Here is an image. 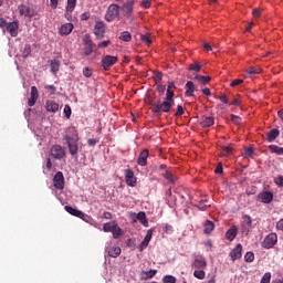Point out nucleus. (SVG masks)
Here are the masks:
<instances>
[{"mask_svg": "<svg viewBox=\"0 0 283 283\" xmlns=\"http://www.w3.org/2000/svg\"><path fill=\"white\" fill-rule=\"evenodd\" d=\"M157 85V92H159V94H165V92L167 91V87L163 84H156Z\"/></svg>", "mask_w": 283, "mask_h": 283, "instance_id": "nucleus-55", "label": "nucleus"}, {"mask_svg": "<svg viewBox=\"0 0 283 283\" xmlns=\"http://www.w3.org/2000/svg\"><path fill=\"white\" fill-rule=\"evenodd\" d=\"M252 224H253V220L251 219V216L249 214L243 216L242 222H241V233L249 235V231H251Z\"/></svg>", "mask_w": 283, "mask_h": 283, "instance_id": "nucleus-8", "label": "nucleus"}, {"mask_svg": "<svg viewBox=\"0 0 283 283\" xmlns=\"http://www.w3.org/2000/svg\"><path fill=\"white\" fill-rule=\"evenodd\" d=\"M182 114H185V108H182V105H178L175 116H182Z\"/></svg>", "mask_w": 283, "mask_h": 283, "instance_id": "nucleus-58", "label": "nucleus"}, {"mask_svg": "<svg viewBox=\"0 0 283 283\" xmlns=\"http://www.w3.org/2000/svg\"><path fill=\"white\" fill-rule=\"evenodd\" d=\"M153 78H154L156 85L160 84V81H163V73H160V72L154 73Z\"/></svg>", "mask_w": 283, "mask_h": 283, "instance_id": "nucleus-45", "label": "nucleus"}, {"mask_svg": "<svg viewBox=\"0 0 283 283\" xmlns=\"http://www.w3.org/2000/svg\"><path fill=\"white\" fill-rule=\"evenodd\" d=\"M277 244V234L272 232L268 234L261 243L263 249H273Z\"/></svg>", "mask_w": 283, "mask_h": 283, "instance_id": "nucleus-4", "label": "nucleus"}, {"mask_svg": "<svg viewBox=\"0 0 283 283\" xmlns=\"http://www.w3.org/2000/svg\"><path fill=\"white\" fill-rule=\"evenodd\" d=\"M192 266L193 269H207V260L205 259V256H199L196 258L192 262Z\"/></svg>", "mask_w": 283, "mask_h": 283, "instance_id": "nucleus-20", "label": "nucleus"}, {"mask_svg": "<svg viewBox=\"0 0 283 283\" xmlns=\"http://www.w3.org/2000/svg\"><path fill=\"white\" fill-rule=\"evenodd\" d=\"M214 174H223L222 163H220V164L216 167Z\"/></svg>", "mask_w": 283, "mask_h": 283, "instance_id": "nucleus-61", "label": "nucleus"}, {"mask_svg": "<svg viewBox=\"0 0 283 283\" xmlns=\"http://www.w3.org/2000/svg\"><path fill=\"white\" fill-rule=\"evenodd\" d=\"M153 235H154V230H151V229L148 230V231H147V234H146L145 238H144V241L148 242V244H149V242H151Z\"/></svg>", "mask_w": 283, "mask_h": 283, "instance_id": "nucleus-50", "label": "nucleus"}, {"mask_svg": "<svg viewBox=\"0 0 283 283\" xmlns=\"http://www.w3.org/2000/svg\"><path fill=\"white\" fill-rule=\"evenodd\" d=\"M122 10L124 12V17H132V14H134V0H128L126 3H124Z\"/></svg>", "mask_w": 283, "mask_h": 283, "instance_id": "nucleus-15", "label": "nucleus"}, {"mask_svg": "<svg viewBox=\"0 0 283 283\" xmlns=\"http://www.w3.org/2000/svg\"><path fill=\"white\" fill-rule=\"evenodd\" d=\"M238 235V229L235 227L230 228L227 232H226V239L230 240V242H232V240H235V237Z\"/></svg>", "mask_w": 283, "mask_h": 283, "instance_id": "nucleus-28", "label": "nucleus"}, {"mask_svg": "<svg viewBox=\"0 0 283 283\" xmlns=\"http://www.w3.org/2000/svg\"><path fill=\"white\" fill-rule=\"evenodd\" d=\"M112 234L115 240H118L123 235V229L118 227V223L113 228Z\"/></svg>", "mask_w": 283, "mask_h": 283, "instance_id": "nucleus-36", "label": "nucleus"}, {"mask_svg": "<svg viewBox=\"0 0 283 283\" xmlns=\"http://www.w3.org/2000/svg\"><path fill=\"white\" fill-rule=\"evenodd\" d=\"M260 283H271V272H266V273L262 276Z\"/></svg>", "mask_w": 283, "mask_h": 283, "instance_id": "nucleus-48", "label": "nucleus"}, {"mask_svg": "<svg viewBox=\"0 0 283 283\" xmlns=\"http://www.w3.org/2000/svg\"><path fill=\"white\" fill-rule=\"evenodd\" d=\"M51 156L55 158V160H62V158H65V149H63L61 145H53L51 147Z\"/></svg>", "mask_w": 283, "mask_h": 283, "instance_id": "nucleus-9", "label": "nucleus"}, {"mask_svg": "<svg viewBox=\"0 0 283 283\" xmlns=\"http://www.w3.org/2000/svg\"><path fill=\"white\" fill-rule=\"evenodd\" d=\"M18 10H19V14H21V17H29V18L34 17V11L25 4H20L18 7Z\"/></svg>", "mask_w": 283, "mask_h": 283, "instance_id": "nucleus-19", "label": "nucleus"}, {"mask_svg": "<svg viewBox=\"0 0 283 283\" xmlns=\"http://www.w3.org/2000/svg\"><path fill=\"white\" fill-rule=\"evenodd\" d=\"M276 229L279 231H283V219H281L280 221L276 222Z\"/></svg>", "mask_w": 283, "mask_h": 283, "instance_id": "nucleus-64", "label": "nucleus"}, {"mask_svg": "<svg viewBox=\"0 0 283 283\" xmlns=\"http://www.w3.org/2000/svg\"><path fill=\"white\" fill-rule=\"evenodd\" d=\"M93 74H94V71L91 67H85L83 70V76H85V78H90Z\"/></svg>", "mask_w": 283, "mask_h": 283, "instance_id": "nucleus-47", "label": "nucleus"}, {"mask_svg": "<svg viewBox=\"0 0 283 283\" xmlns=\"http://www.w3.org/2000/svg\"><path fill=\"white\" fill-rule=\"evenodd\" d=\"M213 229H216V224H213L212 221L207 220V221L205 222L203 233H206L207 235H209V233H211V231H213Z\"/></svg>", "mask_w": 283, "mask_h": 283, "instance_id": "nucleus-33", "label": "nucleus"}, {"mask_svg": "<svg viewBox=\"0 0 283 283\" xmlns=\"http://www.w3.org/2000/svg\"><path fill=\"white\" fill-rule=\"evenodd\" d=\"M261 72H262V69H260V66H252L248 70V74H250L251 76L255 74H260Z\"/></svg>", "mask_w": 283, "mask_h": 283, "instance_id": "nucleus-44", "label": "nucleus"}, {"mask_svg": "<svg viewBox=\"0 0 283 283\" xmlns=\"http://www.w3.org/2000/svg\"><path fill=\"white\" fill-rule=\"evenodd\" d=\"M136 218L143 227H149V220H147V214L144 211L138 212Z\"/></svg>", "mask_w": 283, "mask_h": 283, "instance_id": "nucleus-27", "label": "nucleus"}, {"mask_svg": "<svg viewBox=\"0 0 283 283\" xmlns=\"http://www.w3.org/2000/svg\"><path fill=\"white\" fill-rule=\"evenodd\" d=\"M118 14H120V7L118 4H111L106 11L105 14V21H107L108 23H112V21H114Z\"/></svg>", "mask_w": 283, "mask_h": 283, "instance_id": "nucleus-3", "label": "nucleus"}, {"mask_svg": "<svg viewBox=\"0 0 283 283\" xmlns=\"http://www.w3.org/2000/svg\"><path fill=\"white\" fill-rule=\"evenodd\" d=\"M164 283H176V277L174 275H166L163 279Z\"/></svg>", "mask_w": 283, "mask_h": 283, "instance_id": "nucleus-49", "label": "nucleus"}, {"mask_svg": "<svg viewBox=\"0 0 283 283\" xmlns=\"http://www.w3.org/2000/svg\"><path fill=\"white\" fill-rule=\"evenodd\" d=\"M107 253L109 258H118V255L122 253L120 247L108 248Z\"/></svg>", "mask_w": 283, "mask_h": 283, "instance_id": "nucleus-29", "label": "nucleus"}, {"mask_svg": "<svg viewBox=\"0 0 283 283\" xmlns=\"http://www.w3.org/2000/svg\"><path fill=\"white\" fill-rule=\"evenodd\" d=\"M147 158H149V150L148 149H144L140 154L139 157L137 159V164L140 167H145L147 166Z\"/></svg>", "mask_w": 283, "mask_h": 283, "instance_id": "nucleus-21", "label": "nucleus"}, {"mask_svg": "<svg viewBox=\"0 0 283 283\" xmlns=\"http://www.w3.org/2000/svg\"><path fill=\"white\" fill-rule=\"evenodd\" d=\"M193 276L197 277V280H205V277H207V273L205 270H196L193 272Z\"/></svg>", "mask_w": 283, "mask_h": 283, "instance_id": "nucleus-38", "label": "nucleus"}, {"mask_svg": "<svg viewBox=\"0 0 283 283\" xmlns=\"http://www.w3.org/2000/svg\"><path fill=\"white\" fill-rule=\"evenodd\" d=\"M72 30H74V24L64 23L60 27L59 33L61 34V36H67L72 34Z\"/></svg>", "mask_w": 283, "mask_h": 283, "instance_id": "nucleus-18", "label": "nucleus"}, {"mask_svg": "<svg viewBox=\"0 0 283 283\" xmlns=\"http://www.w3.org/2000/svg\"><path fill=\"white\" fill-rule=\"evenodd\" d=\"M32 53V48L30 46V44H27L23 50H22V56L23 59H28V56H30V54Z\"/></svg>", "mask_w": 283, "mask_h": 283, "instance_id": "nucleus-41", "label": "nucleus"}, {"mask_svg": "<svg viewBox=\"0 0 283 283\" xmlns=\"http://www.w3.org/2000/svg\"><path fill=\"white\" fill-rule=\"evenodd\" d=\"M259 200L263 202V205H271L273 202V192L271 191H263L259 193Z\"/></svg>", "mask_w": 283, "mask_h": 283, "instance_id": "nucleus-16", "label": "nucleus"}, {"mask_svg": "<svg viewBox=\"0 0 283 283\" xmlns=\"http://www.w3.org/2000/svg\"><path fill=\"white\" fill-rule=\"evenodd\" d=\"M90 17H91L90 12H84L81 14V21H87Z\"/></svg>", "mask_w": 283, "mask_h": 283, "instance_id": "nucleus-62", "label": "nucleus"}, {"mask_svg": "<svg viewBox=\"0 0 283 283\" xmlns=\"http://www.w3.org/2000/svg\"><path fill=\"white\" fill-rule=\"evenodd\" d=\"M45 90H50L51 95L56 94V86H54V85H46Z\"/></svg>", "mask_w": 283, "mask_h": 283, "instance_id": "nucleus-59", "label": "nucleus"}, {"mask_svg": "<svg viewBox=\"0 0 283 283\" xmlns=\"http://www.w3.org/2000/svg\"><path fill=\"white\" fill-rule=\"evenodd\" d=\"M245 262H253L255 260V254L253 252H247L244 255Z\"/></svg>", "mask_w": 283, "mask_h": 283, "instance_id": "nucleus-46", "label": "nucleus"}, {"mask_svg": "<svg viewBox=\"0 0 283 283\" xmlns=\"http://www.w3.org/2000/svg\"><path fill=\"white\" fill-rule=\"evenodd\" d=\"M36 101H39V88H36V86H32L31 96L28 101L29 107H34V105H36Z\"/></svg>", "mask_w": 283, "mask_h": 283, "instance_id": "nucleus-14", "label": "nucleus"}, {"mask_svg": "<svg viewBox=\"0 0 283 283\" xmlns=\"http://www.w3.org/2000/svg\"><path fill=\"white\" fill-rule=\"evenodd\" d=\"M53 187L57 189V191H63L65 189V176L63 172L57 171L53 177Z\"/></svg>", "mask_w": 283, "mask_h": 283, "instance_id": "nucleus-5", "label": "nucleus"}, {"mask_svg": "<svg viewBox=\"0 0 283 283\" xmlns=\"http://www.w3.org/2000/svg\"><path fill=\"white\" fill-rule=\"evenodd\" d=\"M149 247V243L145 240H143L138 247L139 251H145Z\"/></svg>", "mask_w": 283, "mask_h": 283, "instance_id": "nucleus-54", "label": "nucleus"}, {"mask_svg": "<svg viewBox=\"0 0 283 283\" xmlns=\"http://www.w3.org/2000/svg\"><path fill=\"white\" fill-rule=\"evenodd\" d=\"M244 156L249 158V156H253V147H247L244 149Z\"/></svg>", "mask_w": 283, "mask_h": 283, "instance_id": "nucleus-56", "label": "nucleus"}, {"mask_svg": "<svg viewBox=\"0 0 283 283\" xmlns=\"http://www.w3.org/2000/svg\"><path fill=\"white\" fill-rule=\"evenodd\" d=\"M116 221H109L103 224V231L105 233H112V231L114 230V228L116 227Z\"/></svg>", "mask_w": 283, "mask_h": 283, "instance_id": "nucleus-30", "label": "nucleus"}, {"mask_svg": "<svg viewBox=\"0 0 283 283\" xmlns=\"http://www.w3.org/2000/svg\"><path fill=\"white\" fill-rule=\"evenodd\" d=\"M96 143H98V142H97L96 139H94V138H90V139L87 140V145H88L90 147H95Z\"/></svg>", "mask_w": 283, "mask_h": 283, "instance_id": "nucleus-63", "label": "nucleus"}, {"mask_svg": "<svg viewBox=\"0 0 283 283\" xmlns=\"http://www.w3.org/2000/svg\"><path fill=\"white\" fill-rule=\"evenodd\" d=\"M63 140H65L69 151L71 156H76L78 154V130L76 127L71 126L66 128V132L63 136Z\"/></svg>", "mask_w": 283, "mask_h": 283, "instance_id": "nucleus-2", "label": "nucleus"}, {"mask_svg": "<svg viewBox=\"0 0 283 283\" xmlns=\"http://www.w3.org/2000/svg\"><path fill=\"white\" fill-rule=\"evenodd\" d=\"M45 109L46 112H52V114H56V112L59 111V103L52 99H48L45 102Z\"/></svg>", "mask_w": 283, "mask_h": 283, "instance_id": "nucleus-22", "label": "nucleus"}, {"mask_svg": "<svg viewBox=\"0 0 283 283\" xmlns=\"http://www.w3.org/2000/svg\"><path fill=\"white\" fill-rule=\"evenodd\" d=\"M64 114L66 118H70L72 116V107H70V105L64 106Z\"/></svg>", "mask_w": 283, "mask_h": 283, "instance_id": "nucleus-51", "label": "nucleus"}, {"mask_svg": "<svg viewBox=\"0 0 283 283\" xmlns=\"http://www.w3.org/2000/svg\"><path fill=\"white\" fill-rule=\"evenodd\" d=\"M175 88H176V84L174 82H169L167 91H166V96H165L163 103L155 102L153 104V106H151L153 114H160V112H164V113L171 112V106L175 105V103H176L174 101V96H175L174 90Z\"/></svg>", "mask_w": 283, "mask_h": 283, "instance_id": "nucleus-1", "label": "nucleus"}, {"mask_svg": "<svg viewBox=\"0 0 283 283\" xmlns=\"http://www.w3.org/2000/svg\"><path fill=\"white\" fill-rule=\"evenodd\" d=\"M94 34L96 39H103L105 36V22L97 21L94 27Z\"/></svg>", "mask_w": 283, "mask_h": 283, "instance_id": "nucleus-11", "label": "nucleus"}, {"mask_svg": "<svg viewBox=\"0 0 283 283\" xmlns=\"http://www.w3.org/2000/svg\"><path fill=\"white\" fill-rule=\"evenodd\" d=\"M196 92V84H193V82L188 81L186 83V96H193V93Z\"/></svg>", "mask_w": 283, "mask_h": 283, "instance_id": "nucleus-26", "label": "nucleus"}, {"mask_svg": "<svg viewBox=\"0 0 283 283\" xmlns=\"http://www.w3.org/2000/svg\"><path fill=\"white\" fill-rule=\"evenodd\" d=\"M125 182L128 187H136V185H138L136 176H134V170L132 169L125 170Z\"/></svg>", "mask_w": 283, "mask_h": 283, "instance_id": "nucleus-10", "label": "nucleus"}, {"mask_svg": "<svg viewBox=\"0 0 283 283\" xmlns=\"http://www.w3.org/2000/svg\"><path fill=\"white\" fill-rule=\"evenodd\" d=\"M269 150L271 154H276L277 156H283V147H280L277 145H270Z\"/></svg>", "mask_w": 283, "mask_h": 283, "instance_id": "nucleus-32", "label": "nucleus"}, {"mask_svg": "<svg viewBox=\"0 0 283 283\" xmlns=\"http://www.w3.org/2000/svg\"><path fill=\"white\" fill-rule=\"evenodd\" d=\"M244 83L243 80H234L231 82L230 87H238V85H242Z\"/></svg>", "mask_w": 283, "mask_h": 283, "instance_id": "nucleus-57", "label": "nucleus"}, {"mask_svg": "<svg viewBox=\"0 0 283 283\" xmlns=\"http://www.w3.org/2000/svg\"><path fill=\"white\" fill-rule=\"evenodd\" d=\"M7 32H9L11 36H17V34H19V23L17 22L8 23Z\"/></svg>", "mask_w": 283, "mask_h": 283, "instance_id": "nucleus-23", "label": "nucleus"}, {"mask_svg": "<svg viewBox=\"0 0 283 283\" xmlns=\"http://www.w3.org/2000/svg\"><path fill=\"white\" fill-rule=\"evenodd\" d=\"M74 8H76V0H67L66 12H74Z\"/></svg>", "mask_w": 283, "mask_h": 283, "instance_id": "nucleus-39", "label": "nucleus"}, {"mask_svg": "<svg viewBox=\"0 0 283 283\" xmlns=\"http://www.w3.org/2000/svg\"><path fill=\"white\" fill-rule=\"evenodd\" d=\"M64 209L67 213L75 216V218H80L81 220H85V218H87V214H85L83 211L71 206H65Z\"/></svg>", "mask_w": 283, "mask_h": 283, "instance_id": "nucleus-12", "label": "nucleus"}, {"mask_svg": "<svg viewBox=\"0 0 283 283\" xmlns=\"http://www.w3.org/2000/svg\"><path fill=\"white\" fill-rule=\"evenodd\" d=\"M156 273H158V271L156 270H149L147 272H144V280H151V277H154L156 275Z\"/></svg>", "mask_w": 283, "mask_h": 283, "instance_id": "nucleus-43", "label": "nucleus"}, {"mask_svg": "<svg viewBox=\"0 0 283 283\" xmlns=\"http://www.w3.org/2000/svg\"><path fill=\"white\" fill-rule=\"evenodd\" d=\"M277 136H280V129L274 128L271 129L268 134H266V140L268 143H273V140H275L277 138Z\"/></svg>", "mask_w": 283, "mask_h": 283, "instance_id": "nucleus-25", "label": "nucleus"}, {"mask_svg": "<svg viewBox=\"0 0 283 283\" xmlns=\"http://www.w3.org/2000/svg\"><path fill=\"white\" fill-rule=\"evenodd\" d=\"M116 63H118V56H114V55H105L102 59V67L103 70H105L106 72L113 67V65H116Z\"/></svg>", "mask_w": 283, "mask_h": 283, "instance_id": "nucleus-7", "label": "nucleus"}, {"mask_svg": "<svg viewBox=\"0 0 283 283\" xmlns=\"http://www.w3.org/2000/svg\"><path fill=\"white\" fill-rule=\"evenodd\" d=\"M216 118H213V116H201L199 119V125L203 128L213 127Z\"/></svg>", "mask_w": 283, "mask_h": 283, "instance_id": "nucleus-13", "label": "nucleus"}, {"mask_svg": "<svg viewBox=\"0 0 283 283\" xmlns=\"http://www.w3.org/2000/svg\"><path fill=\"white\" fill-rule=\"evenodd\" d=\"M119 40L129 43V41H132V33H129L128 31L122 32L119 35Z\"/></svg>", "mask_w": 283, "mask_h": 283, "instance_id": "nucleus-37", "label": "nucleus"}, {"mask_svg": "<svg viewBox=\"0 0 283 283\" xmlns=\"http://www.w3.org/2000/svg\"><path fill=\"white\" fill-rule=\"evenodd\" d=\"M163 176L169 185H176V180H178V177L169 170H166L165 174H163Z\"/></svg>", "mask_w": 283, "mask_h": 283, "instance_id": "nucleus-24", "label": "nucleus"}, {"mask_svg": "<svg viewBox=\"0 0 283 283\" xmlns=\"http://www.w3.org/2000/svg\"><path fill=\"white\" fill-rule=\"evenodd\" d=\"M233 154V148L231 146H223L221 147V156L223 158H229Z\"/></svg>", "mask_w": 283, "mask_h": 283, "instance_id": "nucleus-31", "label": "nucleus"}, {"mask_svg": "<svg viewBox=\"0 0 283 283\" xmlns=\"http://www.w3.org/2000/svg\"><path fill=\"white\" fill-rule=\"evenodd\" d=\"M140 40L143 41V43H145L146 45H151V38L150 34H142L140 35Z\"/></svg>", "mask_w": 283, "mask_h": 283, "instance_id": "nucleus-42", "label": "nucleus"}, {"mask_svg": "<svg viewBox=\"0 0 283 283\" xmlns=\"http://www.w3.org/2000/svg\"><path fill=\"white\" fill-rule=\"evenodd\" d=\"M200 70H202V65H200V63H198V62H195L189 65L190 72H200Z\"/></svg>", "mask_w": 283, "mask_h": 283, "instance_id": "nucleus-40", "label": "nucleus"}, {"mask_svg": "<svg viewBox=\"0 0 283 283\" xmlns=\"http://www.w3.org/2000/svg\"><path fill=\"white\" fill-rule=\"evenodd\" d=\"M112 43V41L107 40V41H103V42H99L97 44V48H99L101 50L107 48L109 44Z\"/></svg>", "mask_w": 283, "mask_h": 283, "instance_id": "nucleus-52", "label": "nucleus"}, {"mask_svg": "<svg viewBox=\"0 0 283 283\" xmlns=\"http://www.w3.org/2000/svg\"><path fill=\"white\" fill-rule=\"evenodd\" d=\"M230 258L232 262H235V260H240L242 258V244L238 243L234 249L230 252Z\"/></svg>", "mask_w": 283, "mask_h": 283, "instance_id": "nucleus-17", "label": "nucleus"}, {"mask_svg": "<svg viewBox=\"0 0 283 283\" xmlns=\"http://www.w3.org/2000/svg\"><path fill=\"white\" fill-rule=\"evenodd\" d=\"M197 207L200 211H207V205H205V201H200Z\"/></svg>", "mask_w": 283, "mask_h": 283, "instance_id": "nucleus-60", "label": "nucleus"}, {"mask_svg": "<svg viewBox=\"0 0 283 283\" xmlns=\"http://www.w3.org/2000/svg\"><path fill=\"white\" fill-rule=\"evenodd\" d=\"M274 182L277 185V187H283V176L275 177Z\"/></svg>", "mask_w": 283, "mask_h": 283, "instance_id": "nucleus-53", "label": "nucleus"}, {"mask_svg": "<svg viewBox=\"0 0 283 283\" xmlns=\"http://www.w3.org/2000/svg\"><path fill=\"white\" fill-rule=\"evenodd\" d=\"M61 67V62L59 60H51V72L56 74Z\"/></svg>", "mask_w": 283, "mask_h": 283, "instance_id": "nucleus-35", "label": "nucleus"}, {"mask_svg": "<svg viewBox=\"0 0 283 283\" xmlns=\"http://www.w3.org/2000/svg\"><path fill=\"white\" fill-rule=\"evenodd\" d=\"M93 52H97L96 44L94 43V41H92L90 35H85V38H84V55L91 56V54Z\"/></svg>", "mask_w": 283, "mask_h": 283, "instance_id": "nucleus-6", "label": "nucleus"}, {"mask_svg": "<svg viewBox=\"0 0 283 283\" xmlns=\"http://www.w3.org/2000/svg\"><path fill=\"white\" fill-rule=\"evenodd\" d=\"M195 81H198L201 85H207L211 82V76H205V75H197L195 77Z\"/></svg>", "mask_w": 283, "mask_h": 283, "instance_id": "nucleus-34", "label": "nucleus"}]
</instances>
